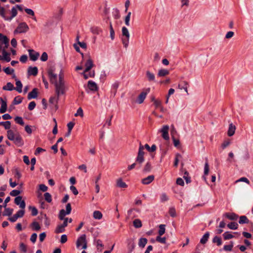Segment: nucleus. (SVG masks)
<instances>
[{"label":"nucleus","instance_id":"27","mask_svg":"<svg viewBox=\"0 0 253 253\" xmlns=\"http://www.w3.org/2000/svg\"><path fill=\"white\" fill-rule=\"evenodd\" d=\"M119 86V83L118 82H115L112 86L111 92L113 94V96H115L117 91V89Z\"/></svg>","mask_w":253,"mask_h":253},{"label":"nucleus","instance_id":"6","mask_svg":"<svg viewBox=\"0 0 253 253\" xmlns=\"http://www.w3.org/2000/svg\"><path fill=\"white\" fill-rule=\"evenodd\" d=\"M29 29L28 25L25 22L20 23L17 28L14 30V33H24L27 32Z\"/></svg>","mask_w":253,"mask_h":253},{"label":"nucleus","instance_id":"28","mask_svg":"<svg viewBox=\"0 0 253 253\" xmlns=\"http://www.w3.org/2000/svg\"><path fill=\"white\" fill-rule=\"evenodd\" d=\"M224 215L230 220H236L238 218V215L234 213H225Z\"/></svg>","mask_w":253,"mask_h":253},{"label":"nucleus","instance_id":"54","mask_svg":"<svg viewBox=\"0 0 253 253\" xmlns=\"http://www.w3.org/2000/svg\"><path fill=\"white\" fill-rule=\"evenodd\" d=\"M169 214L171 217H175L176 215L175 209L173 207H170L169 211Z\"/></svg>","mask_w":253,"mask_h":253},{"label":"nucleus","instance_id":"60","mask_svg":"<svg viewBox=\"0 0 253 253\" xmlns=\"http://www.w3.org/2000/svg\"><path fill=\"white\" fill-rule=\"evenodd\" d=\"M24 213H25V211L24 209H23V210H19V211H18L17 212V213L15 214L16 215L17 217L19 218V217H23L24 215Z\"/></svg>","mask_w":253,"mask_h":253},{"label":"nucleus","instance_id":"4","mask_svg":"<svg viewBox=\"0 0 253 253\" xmlns=\"http://www.w3.org/2000/svg\"><path fill=\"white\" fill-rule=\"evenodd\" d=\"M76 247L78 249L85 250L87 248V241L85 234H83L78 238L76 242Z\"/></svg>","mask_w":253,"mask_h":253},{"label":"nucleus","instance_id":"41","mask_svg":"<svg viewBox=\"0 0 253 253\" xmlns=\"http://www.w3.org/2000/svg\"><path fill=\"white\" fill-rule=\"evenodd\" d=\"M151 170V164L150 162H147L145 165L143 171L144 172H149Z\"/></svg>","mask_w":253,"mask_h":253},{"label":"nucleus","instance_id":"9","mask_svg":"<svg viewBox=\"0 0 253 253\" xmlns=\"http://www.w3.org/2000/svg\"><path fill=\"white\" fill-rule=\"evenodd\" d=\"M14 203L17 205H19V207L22 209H24L26 206L25 202L22 200L21 196H17L14 199Z\"/></svg>","mask_w":253,"mask_h":253},{"label":"nucleus","instance_id":"53","mask_svg":"<svg viewBox=\"0 0 253 253\" xmlns=\"http://www.w3.org/2000/svg\"><path fill=\"white\" fill-rule=\"evenodd\" d=\"M19 248L22 252L21 253H26L27 252V246L24 243H20Z\"/></svg>","mask_w":253,"mask_h":253},{"label":"nucleus","instance_id":"35","mask_svg":"<svg viewBox=\"0 0 253 253\" xmlns=\"http://www.w3.org/2000/svg\"><path fill=\"white\" fill-rule=\"evenodd\" d=\"M144 147L150 152H154L156 150V146L155 144H153L151 147H150L148 144H146L144 146Z\"/></svg>","mask_w":253,"mask_h":253},{"label":"nucleus","instance_id":"50","mask_svg":"<svg viewBox=\"0 0 253 253\" xmlns=\"http://www.w3.org/2000/svg\"><path fill=\"white\" fill-rule=\"evenodd\" d=\"M230 245H225L223 247V249L225 251L230 252L231 251L233 247V242H230Z\"/></svg>","mask_w":253,"mask_h":253},{"label":"nucleus","instance_id":"62","mask_svg":"<svg viewBox=\"0 0 253 253\" xmlns=\"http://www.w3.org/2000/svg\"><path fill=\"white\" fill-rule=\"evenodd\" d=\"M3 71L7 75H11L14 72V70L13 69H10L9 67L4 68Z\"/></svg>","mask_w":253,"mask_h":253},{"label":"nucleus","instance_id":"5","mask_svg":"<svg viewBox=\"0 0 253 253\" xmlns=\"http://www.w3.org/2000/svg\"><path fill=\"white\" fill-rule=\"evenodd\" d=\"M144 149V146L140 143L137 156L136 158L137 162L140 165H142V164L144 162V155L145 153Z\"/></svg>","mask_w":253,"mask_h":253},{"label":"nucleus","instance_id":"45","mask_svg":"<svg viewBox=\"0 0 253 253\" xmlns=\"http://www.w3.org/2000/svg\"><path fill=\"white\" fill-rule=\"evenodd\" d=\"M13 209L10 208H5L3 215L4 216H10L13 212Z\"/></svg>","mask_w":253,"mask_h":253},{"label":"nucleus","instance_id":"30","mask_svg":"<svg viewBox=\"0 0 253 253\" xmlns=\"http://www.w3.org/2000/svg\"><path fill=\"white\" fill-rule=\"evenodd\" d=\"M169 74V71L167 69H160L158 73V76L159 77H165Z\"/></svg>","mask_w":253,"mask_h":253},{"label":"nucleus","instance_id":"39","mask_svg":"<svg viewBox=\"0 0 253 253\" xmlns=\"http://www.w3.org/2000/svg\"><path fill=\"white\" fill-rule=\"evenodd\" d=\"M249 222V220L248 218L245 216L242 215L240 217L239 223L240 224H244V223H248Z\"/></svg>","mask_w":253,"mask_h":253},{"label":"nucleus","instance_id":"29","mask_svg":"<svg viewBox=\"0 0 253 253\" xmlns=\"http://www.w3.org/2000/svg\"><path fill=\"white\" fill-rule=\"evenodd\" d=\"M147 239L145 238H141L139 240L138 246L139 247L143 248L147 243Z\"/></svg>","mask_w":253,"mask_h":253},{"label":"nucleus","instance_id":"11","mask_svg":"<svg viewBox=\"0 0 253 253\" xmlns=\"http://www.w3.org/2000/svg\"><path fill=\"white\" fill-rule=\"evenodd\" d=\"M188 83L187 82L185 81H181L180 82L178 85V88L180 89H184L185 92L188 94Z\"/></svg>","mask_w":253,"mask_h":253},{"label":"nucleus","instance_id":"56","mask_svg":"<svg viewBox=\"0 0 253 253\" xmlns=\"http://www.w3.org/2000/svg\"><path fill=\"white\" fill-rule=\"evenodd\" d=\"M110 33L111 40H113L115 38V31L113 28L112 25L111 23H110Z\"/></svg>","mask_w":253,"mask_h":253},{"label":"nucleus","instance_id":"42","mask_svg":"<svg viewBox=\"0 0 253 253\" xmlns=\"http://www.w3.org/2000/svg\"><path fill=\"white\" fill-rule=\"evenodd\" d=\"M65 231V227L63 226L62 224L58 225L56 229H55V233H62Z\"/></svg>","mask_w":253,"mask_h":253},{"label":"nucleus","instance_id":"20","mask_svg":"<svg viewBox=\"0 0 253 253\" xmlns=\"http://www.w3.org/2000/svg\"><path fill=\"white\" fill-rule=\"evenodd\" d=\"M236 129V127L233 124H230L229 126L228 130V135L229 136H232L235 133Z\"/></svg>","mask_w":253,"mask_h":253},{"label":"nucleus","instance_id":"48","mask_svg":"<svg viewBox=\"0 0 253 253\" xmlns=\"http://www.w3.org/2000/svg\"><path fill=\"white\" fill-rule=\"evenodd\" d=\"M45 200L48 202L50 203L52 201V197L50 193L46 192L44 194Z\"/></svg>","mask_w":253,"mask_h":253},{"label":"nucleus","instance_id":"33","mask_svg":"<svg viewBox=\"0 0 253 253\" xmlns=\"http://www.w3.org/2000/svg\"><path fill=\"white\" fill-rule=\"evenodd\" d=\"M2 89L4 90L11 91L14 90V87L11 83H7L6 85L3 86Z\"/></svg>","mask_w":253,"mask_h":253},{"label":"nucleus","instance_id":"52","mask_svg":"<svg viewBox=\"0 0 253 253\" xmlns=\"http://www.w3.org/2000/svg\"><path fill=\"white\" fill-rule=\"evenodd\" d=\"M66 215H67V213H66V211L62 209L60 210L59 211L58 216L60 220H63L65 218L64 217Z\"/></svg>","mask_w":253,"mask_h":253},{"label":"nucleus","instance_id":"8","mask_svg":"<svg viewBox=\"0 0 253 253\" xmlns=\"http://www.w3.org/2000/svg\"><path fill=\"white\" fill-rule=\"evenodd\" d=\"M150 88H147L145 91H142L138 96L137 98V102L139 104H141L143 102L144 99H145L147 94L150 92Z\"/></svg>","mask_w":253,"mask_h":253},{"label":"nucleus","instance_id":"23","mask_svg":"<svg viewBox=\"0 0 253 253\" xmlns=\"http://www.w3.org/2000/svg\"><path fill=\"white\" fill-rule=\"evenodd\" d=\"M11 15L7 18V21H10L14 17H15L17 14V10L14 6L11 8Z\"/></svg>","mask_w":253,"mask_h":253},{"label":"nucleus","instance_id":"2","mask_svg":"<svg viewBox=\"0 0 253 253\" xmlns=\"http://www.w3.org/2000/svg\"><path fill=\"white\" fill-rule=\"evenodd\" d=\"M7 137L9 140L13 141L14 144L18 146H21L24 144L22 137L18 132L14 133L12 130H8Z\"/></svg>","mask_w":253,"mask_h":253},{"label":"nucleus","instance_id":"46","mask_svg":"<svg viewBox=\"0 0 253 253\" xmlns=\"http://www.w3.org/2000/svg\"><path fill=\"white\" fill-rule=\"evenodd\" d=\"M60 96H57L56 94L54 96L51 97L49 99V102L52 104H56L59 100Z\"/></svg>","mask_w":253,"mask_h":253},{"label":"nucleus","instance_id":"14","mask_svg":"<svg viewBox=\"0 0 253 253\" xmlns=\"http://www.w3.org/2000/svg\"><path fill=\"white\" fill-rule=\"evenodd\" d=\"M38 89L37 88H34L30 92H29L27 96L28 100L31 99H35L38 97Z\"/></svg>","mask_w":253,"mask_h":253},{"label":"nucleus","instance_id":"32","mask_svg":"<svg viewBox=\"0 0 253 253\" xmlns=\"http://www.w3.org/2000/svg\"><path fill=\"white\" fill-rule=\"evenodd\" d=\"M93 216L94 219L99 220L102 218V214L100 211H95L93 213Z\"/></svg>","mask_w":253,"mask_h":253},{"label":"nucleus","instance_id":"64","mask_svg":"<svg viewBox=\"0 0 253 253\" xmlns=\"http://www.w3.org/2000/svg\"><path fill=\"white\" fill-rule=\"evenodd\" d=\"M36 104L35 101L31 102L28 105V109L30 111L33 110L36 107Z\"/></svg>","mask_w":253,"mask_h":253},{"label":"nucleus","instance_id":"37","mask_svg":"<svg viewBox=\"0 0 253 253\" xmlns=\"http://www.w3.org/2000/svg\"><path fill=\"white\" fill-rule=\"evenodd\" d=\"M133 226L136 228H139L142 227V224L141 220L139 219H135L133 221Z\"/></svg>","mask_w":253,"mask_h":253},{"label":"nucleus","instance_id":"44","mask_svg":"<svg viewBox=\"0 0 253 253\" xmlns=\"http://www.w3.org/2000/svg\"><path fill=\"white\" fill-rule=\"evenodd\" d=\"M223 236L224 238V239L225 240H229L234 237V236L230 234L229 232H225L223 233Z\"/></svg>","mask_w":253,"mask_h":253},{"label":"nucleus","instance_id":"19","mask_svg":"<svg viewBox=\"0 0 253 253\" xmlns=\"http://www.w3.org/2000/svg\"><path fill=\"white\" fill-rule=\"evenodd\" d=\"M15 81H16L15 84H16V87H14V90H16L19 93L22 92V87H23L22 83L20 81H19L17 79H16Z\"/></svg>","mask_w":253,"mask_h":253},{"label":"nucleus","instance_id":"57","mask_svg":"<svg viewBox=\"0 0 253 253\" xmlns=\"http://www.w3.org/2000/svg\"><path fill=\"white\" fill-rule=\"evenodd\" d=\"M0 15L4 18L5 20L7 21V18H8V16H6L5 14V10L3 7H1L0 10Z\"/></svg>","mask_w":253,"mask_h":253},{"label":"nucleus","instance_id":"12","mask_svg":"<svg viewBox=\"0 0 253 253\" xmlns=\"http://www.w3.org/2000/svg\"><path fill=\"white\" fill-rule=\"evenodd\" d=\"M85 69L84 70L85 72H88L94 66L93 61L90 58H89L85 63Z\"/></svg>","mask_w":253,"mask_h":253},{"label":"nucleus","instance_id":"15","mask_svg":"<svg viewBox=\"0 0 253 253\" xmlns=\"http://www.w3.org/2000/svg\"><path fill=\"white\" fill-rule=\"evenodd\" d=\"M146 76L148 82L152 83L156 82L155 75L150 71H147L146 72Z\"/></svg>","mask_w":253,"mask_h":253},{"label":"nucleus","instance_id":"21","mask_svg":"<svg viewBox=\"0 0 253 253\" xmlns=\"http://www.w3.org/2000/svg\"><path fill=\"white\" fill-rule=\"evenodd\" d=\"M0 100L1 101V105L0 108V113L2 114L6 111L7 109V104L6 101H4L2 98H0Z\"/></svg>","mask_w":253,"mask_h":253},{"label":"nucleus","instance_id":"40","mask_svg":"<svg viewBox=\"0 0 253 253\" xmlns=\"http://www.w3.org/2000/svg\"><path fill=\"white\" fill-rule=\"evenodd\" d=\"M121 36L130 37V35L128 30L126 27H122Z\"/></svg>","mask_w":253,"mask_h":253},{"label":"nucleus","instance_id":"17","mask_svg":"<svg viewBox=\"0 0 253 253\" xmlns=\"http://www.w3.org/2000/svg\"><path fill=\"white\" fill-rule=\"evenodd\" d=\"M7 48H3V50L1 51L3 55L2 59L5 60L6 62H9L11 60L10 57V53L6 51Z\"/></svg>","mask_w":253,"mask_h":253},{"label":"nucleus","instance_id":"24","mask_svg":"<svg viewBox=\"0 0 253 253\" xmlns=\"http://www.w3.org/2000/svg\"><path fill=\"white\" fill-rule=\"evenodd\" d=\"M90 31L94 35H99L102 32V30L100 28L96 26L91 27Z\"/></svg>","mask_w":253,"mask_h":253},{"label":"nucleus","instance_id":"22","mask_svg":"<svg viewBox=\"0 0 253 253\" xmlns=\"http://www.w3.org/2000/svg\"><path fill=\"white\" fill-rule=\"evenodd\" d=\"M4 40V48H7L9 45V39L7 38L6 36H4L2 34L0 33V42Z\"/></svg>","mask_w":253,"mask_h":253},{"label":"nucleus","instance_id":"3","mask_svg":"<svg viewBox=\"0 0 253 253\" xmlns=\"http://www.w3.org/2000/svg\"><path fill=\"white\" fill-rule=\"evenodd\" d=\"M7 137L9 140L13 141L14 144L18 146H21L24 144L22 137L18 132L14 133L12 130H8Z\"/></svg>","mask_w":253,"mask_h":253},{"label":"nucleus","instance_id":"51","mask_svg":"<svg viewBox=\"0 0 253 253\" xmlns=\"http://www.w3.org/2000/svg\"><path fill=\"white\" fill-rule=\"evenodd\" d=\"M169 199V197L166 193H163L161 194L160 196V200L161 202H165L166 201H168Z\"/></svg>","mask_w":253,"mask_h":253},{"label":"nucleus","instance_id":"36","mask_svg":"<svg viewBox=\"0 0 253 253\" xmlns=\"http://www.w3.org/2000/svg\"><path fill=\"white\" fill-rule=\"evenodd\" d=\"M142 165H140L137 162L136 159L135 160V162L131 164V165H129L127 167V169L128 170H130L134 169L135 167L137 166L138 169H139L141 168Z\"/></svg>","mask_w":253,"mask_h":253},{"label":"nucleus","instance_id":"43","mask_svg":"<svg viewBox=\"0 0 253 253\" xmlns=\"http://www.w3.org/2000/svg\"><path fill=\"white\" fill-rule=\"evenodd\" d=\"M212 242L216 243L218 246H220L222 244V241L220 237L218 236H215L212 239Z\"/></svg>","mask_w":253,"mask_h":253},{"label":"nucleus","instance_id":"59","mask_svg":"<svg viewBox=\"0 0 253 253\" xmlns=\"http://www.w3.org/2000/svg\"><path fill=\"white\" fill-rule=\"evenodd\" d=\"M161 236H158L156 237V241L161 243L165 244L166 243V238L165 237H161Z\"/></svg>","mask_w":253,"mask_h":253},{"label":"nucleus","instance_id":"10","mask_svg":"<svg viewBox=\"0 0 253 253\" xmlns=\"http://www.w3.org/2000/svg\"><path fill=\"white\" fill-rule=\"evenodd\" d=\"M28 52L31 60L35 61L38 59L40 56V54L38 52L35 51L33 49H29Z\"/></svg>","mask_w":253,"mask_h":253},{"label":"nucleus","instance_id":"49","mask_svg":"<svg viewBox=\"0 0 253 253\" xmlns=\"http://www.w3.org/2000/svg\"><path fill=\"white\" fill-rule=\"evenodd\" d=\"M165 232V225L161 224L159 225V235L160 236L163 235Z\"/></svg>","mask_w":253,"mask_h":253},{"label":"nucleus","instance_id":"63","mask_svg":"<svg viewBox=\"0 0 253 253\" xmlns=\"http://www.w3.org/2000/svg\"><path fill=\"white\" fill-rule=\"evenodd\" d=\"M75 116H80L81 117H83L84 116V113L83 109L80 107L79 108L77 111V113L75 114Z\"/></svg>","mask_w":253,"mask_h":253},{"label":"nucleus","instance_id":"13","mask_svg":"<svg viewBox=\"0 0 253 253\" xmlns=\"http://www.w3.org/2000/svg\"><path fill=\"white\" fill-rule=\"evenodd\" d=\"M87 87L92 91H97L98 89V87L97 85V84L93 81H89L87 83Z\"/></svg>","mask_w":253,"mask_h":253},{"label":"nucleus","instance_id":"25","mask_svg":"<svg viewBox=\"0 0 253 253\" xmlns=\"http://www.w3.org/2000/svg\"><path fill=\"white\" fill-rule=\"evenodd\" d=\"M121 40L124 46L126 48L128 46L129 37L121 36Z\"/></svg>","mask_w":253,"mask_h":253},{"label":"nucleus","instance_id":"61","mask_svg":"<svg viewBox=\"0 0 253 253\" xmlns=\"http://www.w3.org/2000/svg\"><path fill=\"white\" fill-rule=\"evenodd\" d=\"M96 245L97 250H100V251L101 252L102 251L101 248L103 247V245L102 243V241L100 240H97L96 241Z\"/></svg>","mask_w":253,"mask_h":253},{"label":"nucleus","instance_id":"16","mask_svg":"<svg viewBox=\"0 0 253 253\" xmlns=\"http://www.w3.org/2000/svg\"><path fill=\"white\" fill-rule=\"evenodd\" d=\"M154 179V176L150 175L142 179L141 182L143 184L147 185L151 183Z\"/></svg>","mask_w":253,"mask_h":253},{"label":"nucleus","instance_id":"1","mask_svg":"<svg viewBox=\"0 0 253 253\" xmlns=\"http://www.w3.org/2000/svg\"><path fill=\"white\" fill-rule=\"evenodd\" d=\"M55 69L52 67L48 69L47 73L50 83L54 85L55 94L60 96L64 94L66 91L64 76L60 72L57 80V75L55 73Z\"/></svg>","mask_w":253,"mask_h":253},{"label":"nucleus","instance_id":"31","mask_svg":"<svg viewBox=\"0 0 253 253\" xmlns=\"http://www.w3.org/2000/svg\"><path fill=\"white\" fill-rule=\"evenodd\" d=\"M210 236V233L206 232L202 237L200 240V243L202 244H205L207 243Z\"/></svg>","mask_w":253,"mask_h":253},{"label":"nucleus","instance_id":"55","mask_svg":"<svg viewBox=\"0 0 253 253\" xmlns=\"http://www.w3.org/2000/svg\"><path fill=\"white\" fill-rule=\"evenodd\" d=\"M14 120L16 123H17L20 125H22V126H23L24 125V122L22 117H16L15 118Z\"/></svg>","mask_w":253,"mask_h":253},{"label":"nucleus","instance_id":"7","mask_svg":"<svg viewBox=\"0 0 253 253\" xmlns=\"http://www.w3.org/2000/svg\"><path fill=\"white\" fill-rule=\"evenodd\" d=\"M169 126L168 125H165L159 130V131L162 133L163 138L166 140H169Z\"/></svg>","mask_w":253,"mask_h":253},{"label":"nucleus","instance_id":"38","mask_svg":"<svg viewBox=\"0 0 253 253\" xmlns=\"http://www.w3.org/2000/svg\"><path fill=\"white\" fill-rule=\"evenodd\" d=\"M227 227L232 230H236L238 227V224L235 222H231L227 224Z\"/></svg>","mask_w":253,"mask_h":253},{"label":"nucleus","instance_id":"34","mask_svg":"<svg viewBox=\"0 0 253 253\" xmlns=\"http://www.w3.org/2000/svg\"><path fill=\"white\" fill-rule=\"evenodd\" d=\"M31 227L32 228L33 230L39 231L41 229V226L39 223L37 221H34L31 224Z\"/></svg>","mask_w":253,"mask_h":253},{"label":"nucleus","instance_id":"47","mask_svg":"<svg viewBox=\"0 0 253 253\" xmlns=\"http://www.w3.org/2000/svg\"><path fill=\"white\" fill-rule=\"evenodd\" d=\"M23 98L19 96H16L14 98L13 101V104L14 105H17L21 103L22 101Z\"/></svg>","mask_w":253,"mask_h":253},{"label":"nucleus","instance_id":"18","mask_svg":"<svg viewBox=\"0 0 253 253\" xmlns=\"http://www.w3.org/2000/svg\"><path fill=\"white\" fill-rule=\"evenodd\" d=\"M28 73L29 75L36 76L38 73V69L37 67H29L28 70Z\"/></svg>","mask_w":253,"mask_h":253},{"label":"nucleus","instance_id":"26","mask_svg":"<svg viewBox=\"0 0 253 253\" xmlns=\"http://www.w3.org/2000/svg\"><path fill=\"white\" fill-rule=\"evenodd\" d=\"M117 186L118 187L122 188H125L127 187L126 184L124 181H123L122 178H119L117 180Z\"/></svg>","mask_w":253,"mask_h":253},{"label":"nucleus","instance_id":"58","mask_svg":"<svg viewBox=\"0 0 253 253\" xmlns=\"http://www.w3.org/2000/svg\"><path fill=\"white\" fill-rule=\"evenodd\" d=\"M131 12H129L125 17V24L126 26H129V20L130 18Z\"/></svg>","mask_w":253,"mask_h":253}]
</instances>
